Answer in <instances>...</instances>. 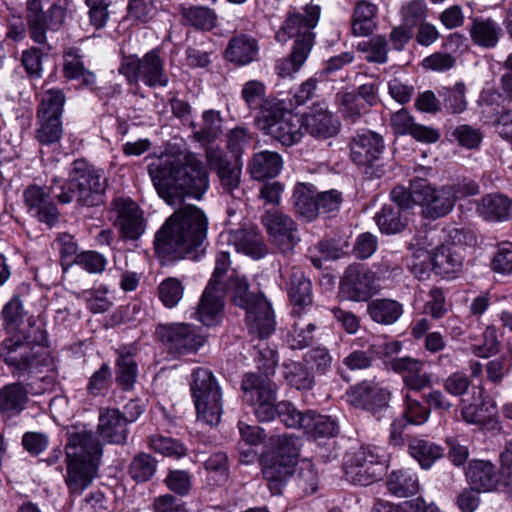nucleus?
<instances>
[{"label":"nucleus","instance_id":"obj_5","mask_svg":"<svg viewBox=\"0 0 512 512\" xmlns=\"http://www.w3.org/2000/svg\"><path fill=\"white\" fill-rule=\"evenodd\" d=\"M6 339L0 350L4 363L14 377L22 378L45 365L48 335L44 323L35 316L27 318V324Z\"/></svg>","mask_w":512,"mask_h":512},{"label":"nucleus","instance_id":"obj_27","mask_svg":"<svg viewBox=\"0 0 512 512\" xmlns=\"http://www.w3.org/2000/svg\"><path fill=\"white\" fill-rule=\"evenodd\" d=\"M477 213L488 222H504L512 218V199L504 194L491 193L481 198Z\"/></svg>","mask_w":512,"mask_h":512},{"label":"nucleus","instance_id":"obj_20","mask_svg":"<svg viewBox=\"0 0 512 512\" xmlns=\"http://www.w3.org/2000/svg\"><path fill=\"white\" fill-rule=\"evenodd\" d=\"M38 185H30L23 192L25 205L28 212L41 223L46 224L49 228L54 227L59 222V210L55 203L49 199L53 196Z\"/></svg>","mask_w":512,"mask_h":512},{"label":"nucleus","instance_id":"obj_31","mask_svg":"<svg viewBox=\"0 0 512 512\" xmlns=\"http://www.w3.org/2000/svg\"><path fill=\"white\" fill-rule=\"evenodd\" d=\"M470 486L478 491H491L498 483V473L494 464L485 460H472L466 470Z\"/></svg>","mask_w":512,"mask_h":512},{"label":"nucleus","instance_id":"obj_18","mask_svg":"<svg viewBox=\"0 0 512 512\" xmlns=\"http://www.w3.org/2000/svg\"><path fill=\"white\" fill-rule=\"evenodd\" d=\"M421 214L429 220H436L448 215L455 206V195L451 188L443 186L433 188L425 181H420L419 192L416 193Z\"/></svg>","mask_w":512,"mask_h":512},{"label":"nucleus","instance_id":"obj_54","mask_svg":"<svg viewBox=\"0 0 512 512\" xmlns=\"http://www.w3.org/2000/svg\"><path fill=\"white\" fill-rule=\"evenodd\" d=\"M38 128L36 139L41 145H51L58 142L62 136V121L56 117H37Z\"/></svg>","mask_w":512,"mask_h":512},{"label":"nucleus","instance_id":"obj_41","mask_svg":"<svg viewBox=\"0 0 512 512\" xmlns=\"http://www.w3.org/2000/svg\"><path fill=\"white\" fill-rule=\"evenodd\" d=\"M193 136L202 145L214 142L222 133V118L217 110H206L202 114V123L197 129L195 122L191 123Z\"/></svg>","mask_w":512,"mask_h":512},{"label":"nucleus","instance_id":"obj_7","mask_svg":"<svg viewBox=\"0 0 512 512\" xmlns=\"http://www.w3.org/2000/svg\"><path fill=\"white\" fill-rule=\"evenodd\" d=\"M258 369L262 372L246 373L241 381L242 399L245 403L253 406L257 419L271 417V403L277 400L278 387L270 379L278 364L277 352L273 349L260 350Z\"/></svg>","mask_w":512,"mask_h":512},{"label":"nucleus","instance_id":"obj_19","mask_svg":"<svg viewBox=\"0 0 512 512\" xmlns=\"http://www.w3.org/2000/svg\"><path fill=\"white\" fill-rule=\"evenodd\" d=\"M206 158L210 169L216 172L222 188L234 198H240L243 191L239 189L241 166L237 160L232 163L218 148H208Z\"/></svg>","mask_w":512,"mask_h":512},{"label":"nucleus","instance_id":"obj_32","mask_svg":"<svg viewBox=\"0 0 512 512\" xmlns=\"http://www.w3.org/2000/svg\"><path fill=\"white\" fill-rule=\"evenodd\" d=\"M428 259L431 260L433 272L446 278L453 277L460 272L463 265L461 255L447 245L436 247Z\"/></svg>","mask_w":512,"mask_h":512},{"label":"nucleus","instance_id":"obj_50","mask_svg":"<svg viewBox=\"0 0 512 512\" xmlns=\"http://www.w3.org/2000/svg\"><path fill=\"white\" fill-rule=\"evenodd\" d=\"M2 326L8 334H14L24 324L26 311L18 295L13 296L3 307Z\"/></svg>","mask_w":512,"mask_h":512},{"label":"nucleus","instance_id":"obj_16","mask_svg":"<svg viewBox=\"0 0 512 512\" xmlns=\"http://www.w3.org/2000/svg\"><path fill=\"white\" fill-rule=\"evenodd\" d=\"M376 274L361 264L349 265L340 281V294L347 300L364 302L376 289Z\"/></svg>","mask_w":512,"mask_h":512},{"label":"nucleus","instance_id":"obj_35","mask_svg":"<svg viewBox=\"0 0 512 512\" xmlns=\"http://www.w3.org/2000/svg\"><path fill=\"white\" fill-rule=\"evenodd\" d=\"M470 36L475 44L491 49L499 42L502 28L491 18L474 17L471 19Z\"/></svg>","mask_w":512,"mask_h":512},{"label":"nucleus","instance_id":"obj_55","mask_svg":"<svg viewBox=\"0 0 512 512\" xmlns=\"http://www.w3.org/2000/svg\"><path fill=\"white\" fill-rule=\"evenodd\" d=\"M65 95L60 89H49L43 96L38 107L37 117H56L61 119Z\"/></svg>","mask_w":512,"mask_h":512},{"label":"nucleus","instance_id":"obj_56","mask_svg":"<svg viewBox=\"0 0 512 512\" xmlns=\"http://www.w3.org/2000/svg\"><path fill=\"white\" fill-rule=\"evenodd\" d=\"M465 90L466 88L463 83H456L451 88H442L439 91V95L443 97L444 108L453 114L465 111L467 107Z\"/></svg>","mask_w":512,"mask_h":512},{"label":"nucleus","instance_id":"obj_28","mask_svg":"<svg viewBox=\"0 0 512 512\" xmlns=\"http://www.w3.org/2000/svg\"><path fill=\"white\" fill-rule=\"evenodd\" d=\"M317 197L318 192L314 185L309 183H297L291 197L295 214L306 222L314 221L319 216Z\"/></svg>","mask_w":512,"mask_h":512},{"label":"nucleus","instance_id":"obj_36","mask_svg":"<svg viewBox=\"0 0 512 512\" xmlns=\"http://www.w3.org/2000/svg\"><path fill=\"white\" fill-rule=\"evenodd\" d=\"M116 383L124 391L134 388L138 377V363L132 349L122 348L115 361Z\"/></svg>","mask_w":512,"mask_h":512},{"label":"nucleus","instance_id":"obj_10","mask_svg":"<svg viewBox=\"0 0 512 512\" xmlns=\"http://www.w3.org/2000/svg\"><path fill=\"white\" fill-rule=\"evenodd\" d=\"M119 73L132 85L142 82L150 88H156L167 87L169 84L165 60L160 56L159 49H152L141 58L136 55L125 57L119 67Z\"/></svg>","mask_w":512,"mask_h":512},{"label":"nucleus","instance_id":"obj_48","mask_svg":"<svg viewBox=\"0 0 512 512\" xmlns=\"http://www.w3.org/2000/svg\"><path fill=\"white\" fill-rule=\"evenodd\" d=\"M180 14L185 25L201 30H211L215 26L216 14L207 7H181Z\"/></svg>","mask_w":512,"mask_h":512},{"label":"nucleus","instance_id":"obj_6","mask_svg":"<svg viewBox=\"0 0 512 512\" xmlns=\"http://www.w3.org/2000/svg\"><path fill=\"white\" fill-rule=\"evenodd\" d=\"M107 179L102 169L85 159L71 163L68 176L61 180L54 176L49 184V193L58 203H75L77 207H94L103 203Z\"/></svg>","mask_w":512,"mask_h":512},{"label":"nucleus","instance_id":"obj_17","mask_svg":"<svg viewBox=\"0 0 512 512\" xmlns=\"http://www.w3.org/2000/svg\"><path fill=\"white\" fill-rule=\"evenodd\" d=\"M114 217V226L118 228L120 237L137 240L145 231L144 220L138 205L130 198L116 197L110 205Z\"/></svg>","mask_w":512,"mask_h":512},{"label":"nucleus","instance_id":"obj_4","mask_svg":"<svg viewBox=\"0 0 512 512\" xmlns=\"http://www.w3.org/2000/svg\"><path fill=\"white\" fill-rule=\"evenodd\" d=\"M65 446V484L70 497L80 496L97 476L102 445L93 431L83 427H72L67 431Z\"/></svg>","mask_w":512,"mask_h":512},{"label":"nucleus","instance_id":"obj_38","mask_svg":"<svg viewBox=\"0 0 512 512\" xmlns=\"http://www.w3.org/2000/svg\"><path fill=\"white\" fill-rule=\"evenodd\" d=\"M403 312V305L394 299H375L367 305V313L372 321L386 326L396 323Z\"/></svg>","mask_w":512,"mask_h":512},{"label":"nucleus","instance_id":"obj_63","mask_svg":"<svg viewBox=\"0 0 512 512\" xmlns=\"http://www.w3.org/2000/svg\"><path fill=\"white\" fill-rule=\"evenodd\" d=\"M491 270L495 273L512 274V242L505 241L497 245L490 261Z\"/></svg>","mask_w":512,"mask_h":512},{"label":"nucleus","instance_id":"obj_53","mask_svg":"<svg viewBox=\"0 0 512 512\" xmlns=\"http://www.w3.org/2000/svg\"><path fill=\"white\" fill-rule=\"evenodd\" d=\"M337 100L343 117L352 123L357 122L370 109L367 104L354 95V92L338 93Z\"/></svg>","mask_w":512,"mask_h":512},{"label":"nucleus","instance_id":"obj_59","mask_svg":"<svg viewBox=\"0 0 512 512\" xmlns=\"http://www.w3.org/2000/svg\"><path fill=\"white\" fill-rule=\"evenodd\" d=\"M376 357L375 345L366 349H354L343 359V365L350 371L366 370L373 366Z\"/></svg>","mask_w":512,"mask_h":512},{"label":"nucleus","instance_id":"obj_40","mask_svg":"<svg viewBox=\"0 0 512 512\" xmlns=\"http://www.w3.org/2000/svg\"><path fill=\"white\" fill-rule=\"evenodd\" d=\"M305 434L313 439L335 437L339 432L337 421L328 415H321L307 410L306 423L303 426Z\"/></svg>","mask_w":512,"mask_h":512},{"label":"nucleus","instance_id":"obj_51","mask_svg":"<svg viewBox=\"0 0 512 512\" xmlns=\"http://www.w3.org/2000/svg\"><path fill=\"white\" fill-rule=\"evenodd\" d=\"M158 461L147 453L136 454L130 462L128 473L137 483L149 481L157 471Z\"/></svg>","mask_w":512,"mask_h":512},{"label":"nucleus","instance_id":"obj_58","mask_svg":"<svg viewBox=\"0 0 512 512\" xmlns=\"http://www.w3.org/2000/svg\"><path fill=\"white\" fill-rule=\"evenodd\" d=\"M158 294L167 308H174L183 298L184 286L178 278L169 277L159 284Z\"/></svg>","mask_w":512,"mask_h":512},{"label":"nucleus","instance_id":"obj_26","mask_svg":"<svg viewBox=\"0 0 512 512\" xmlns=\"http://www.w3.org/2000/svg\"><path fill=\"white\" fill-rule=\"evenodd\" d=\"M226 294H230V292L207 284L198 303L197 319L206 326L216 325L222 316Z\"/></svg>","mask_w":512,"mask_h":512},{"label":"nucleus","instance_id":"obj_24","mask_svg":"<svg viewBox=\"0 0 512 512\" xmlns=\"http://www.w3.org/2000/svg\"><path fill=\"white\" fill-rule=\"evenodd\" d=\"M220 241L234 246L237 252H242L253 258H261L266 253L262 238L254 228L248 227L247 224L221 233Z\"/></svg>","mask_w":512,"mask_h":512},{"label":"nucleus","instance_id":"obj_61","mask_svg":"<svg viewBox=\"0 0 512 512\" xmlns=\"http://www.w3.org/2000/svg\"><path fill=\"white\" fill-rule=\"evenodd\" d=\"M295 472V484L304 495L312 494L317 490L318 476L311 462L302 461Z\"/></svg>","mask_w":512,"mask_h":512},{"label":"nucleus","instance_id":"obj_39","mask_svg":"<svg viewBox=\"0 0 512 512\" xmlns=\"http://www.w3.org/2000/svg\"><path fill=\"white\" fill-rule=\"evenodd\" d=\"M374 219L380 231L387 235L402 232L408 223V218L395 204H384L375 214Z\"/></svg>","mask_w":512,"mask_h":512},{"label":"nucleus","instance_id":"obj_60","mask_svg":"<svg viewBox=\"0 0 512 512\" xmlns=\"http://www.w3.org/2000/svg\"><path fill=\"white\" fill-rule=\"evenodd\" d=\"M306 364L311 366V369L318 375L327 374L333 364V357L328 348L324 346H317L311 348L304 356Z\"/></svg>","mask_w":512,"mask_h":512},{"label":"nucleus","instance_id":"obj_45","mask_svg":"<svg viewBox=\"0 0 512 512\" xmlns=\"http://www.w3.org/2000/svg\"><path fill=\"white\" fill-rule=\"evenodd\" d=\"M272 415L267 419H257L259 422H269L277 416L281 423L288 428L303 429L306 423L307 411L298 410L295 405L289 401H280L271 403Z\"/></svg>","mask_w":512,"mask_h":512},{"label":"nucleus","instance_id":"obj_9","mask_svg":"<svg viewBox=\"0 0 512 512\" xmlns=\"http://www.w3.org/2000/svg\"><path fill=\"white\" fill-rule=\"evenodd\" d=\"M190 392L199 421L209 425L219 424L222 415L220 386L209 369L195 368L190 376Z\"/></svg>","mask_w":512,"mask_h":512},{"label":"nucleus","instance_id":"obj_47","mask_svg":"<svg viewBox=\"0 0 512 512\" xmlns=\"http://www.w3.org/2000/svg\"><path fill=\"white\" fill-rule=\"evenodd\" d=\"M408 450L410 455L424 469L430 468L444 454V449L441 446L431 441L417 438L409 442Z\"/></svg>","mask_w":512,"mask_h":512},{"label":"nucleus","instance_id":"obj_25","mask_svg":"<svg viewBox=\"0 0 512 512\" xmlns=\"http://www.w3.org/2000/svg\"><path fill=\"white\" fill-rule=\"evenodd\" d=\"M98 433L108 443L123 445L126 443L129 429L122 413L116 408H105L100 411Z\"/></svg>","mask_w":512,"mask_h":512},{"label":"nucleus","instance_id":"obj_64","mask_svg":"<svg viewBox=\"0 0 512 512\" xmlns=\"http://www.w3.org/2000/svg\"><path fill=\"white\" fill-rule=\"evenodd\" d=\"M113 382L111 367L107 363H102L99 369L93 372L88 384L87 392L92 396H99L107 391Z\"/></svg>","mask_w":512,"mask_h":512},{"label":"nucleus","instance_id":"obj_30","mask_svg":"<svg viewBox=\"0 0 512 512\" xmlns=\"http://www.w3.org/2000/svg\"><path fill=\"white\" fill-rule=\"evenodd\" d=\"M296 463L267 457L263 463L262 474L268 482V488L274 495L282 493L286 482L293 476Z\"/></svg>","mask_w":512,"mask_h":512},{"label":"nucleus","instance_id":"obj_29","mask_svg":"<svg viewBox=\"0 0 512 512\" xmlns=\"http://www.w3.org/2000/svg\"><path fill=\"white\" fill-rule=\"evenodd\" d=\"M258 41L249 35L239 34L232 37L225 50L226 59L238 66L248 65L258 59Z\"/></svg>","mask_w":512,"mask_h":512},{"label":"nucleus","instance_id":"obj_15","mask_svg":"<svg viewBox=\"0 0 512 512\" xmlns=\"http://www.w3.org/2000/svg\"><path fill=\"white\" fill-rule=\"evenodd\" d=\"M351 160L359 166H366L368 169L376 170L371 173L376 177H381L384 170L377 162L384 151L383 137L373 131L367 130L355 135L350 144Z\"/></svg>","mask_w":512,"mask_h":512},{"label":"nucleus","instance_id":"obj_3","mask_svg":"<svg viewBox=\"0 0 512 512\" xmlns=\"http://www.w3.org/2000/svg\"><path fill=\"white\" fill-rule=\"evenodd\" d=\"M321 14L319 5L308 4L303 12L289 10L275 39L279 43H286L294 39L291 53L288 57L279 59L275 71L281 78L290 77L297 73L306 62L315 44L314 28L317 26Z\"/></svg>","mask_w":512,"mask_h":512},{"label":"nucleus","instance_id":"obj_42","mask_svg":"<svg viewBox=\"0 0 512 512\" xmlns=\"http://www.w3.org/2000/svg\"><path fill=\"white\" fill-rule=\"evenodd\" d=\"M386 486L392 495L399 498L414 495L420 488L417 475L404 469L391 472L386 481Z\"/></svg>","mask_w":512,"mask_h":512},{"label":"nucleus","instance_id":"obj_12","mask_svg":"<svg viewBox=\"0 0 512 512\" xmlns=\"http://www.w3.org/2000/svg\"><path fill=\"white\" fill-rule=\"evenodd\" d=\"M156 334L169 353L175 355L195 353L206 341L199 327L187 323L160 324Z\"/></svg>","mask_w":512,"mask_h":512},{"label":"nucleus","instance_id":"obj_22","mask_svg":"<svg viewBox=\"0 0 512 512\" xmlns=\"http://www.w3.org/2000/svg\"><path fill=\"white\" fill-rule=\"evenodd\" d=\"M350 403L372 413L388 406L390 392L371 381H362L347 391Z\"/></svg>","mask_w":512,"mask_h":512},{"label":"nucleus","instance_id":"obj_14","mask_svg":"<svg viewBox=\"0 0 512 512\" xmlns=\"http://www.w3.org/2000/svg\"><path fill=\"white\" fill-rule=\"evenodd\" d=\"M272 243L282 254H290L300 241L296 222L283 211L267 209L261 216Z\"/></svg>","mask_w":512,"mask_h":512},{"label":"nucleus","instance_id":"obj_57","mask_svg":"<svg viewBox=\"0 0 512 512\" xmlns=\"http://www.w3.org/2000/svg\"><path fill=\"white\" fill-rule=\"evenodd\" d=\"M427 12L428 8L424 0H410L401 6L399 14L402 23L414 29L424 23Z\"/></svg>","mask_w":512,"mask_h":512},{"label":"nucleus","instance_id":"obj_44","mask_svg":"<svg viewBox=\"0 0 512 512\" xmlns=\"http://www.w3.org/2000/svg\"><path fill=\"white\" fill-rule=\"evenodd\" d=\"M282 375L287 384L297 390L308 391L315 385V376L306 364L296 361L283 363Z\"/></svg>","mask_w":512,"mask_h":512},{"label":"nucleus","instance_id":"obj_34","mask_svg":"<svg viewBox=\"0 0 512 512\" xmlns=\"http://www.w3.org/2000/svg\"><path fill=\"white\" fill-rule=\"evenodd\" d=\"M282 166V157L277 152L265 150L253 155L248 164V170L253 179L263 180L276 177Z\"/></svg>","mask_w":512,"mask_h":512},{"label":"nucleus","instance_id":"obj_49","mask_svg":"<svg viewBox=\"0 0 512 512\" xmlns=\"http://www.w3.org/2000/svg\"><path fill=\"white\" fill-rule=\"evenodd\" d=\"M241 97L250 110H258L257 116H262L263 107L269 100L276 97H266V86L260 80H249L244 83Z\"/></svg>","mask_w":512,"mask_h":512},{"label":"nucleus","instance_id":"obj_8","mask_svg":"<svg viewBox=\"0 0 512 512\" xmlns=\"http://www.w3.org/2000/svg\"><path fill=\"white\" fill-rule=\"evenodd\" d=\"M258 128L284 147L298 144L302 137V121L291 113L286 102L272 99L263 107L262 116H256Z\"/></svg>","mask_w":512,"mask_h":512},{"label":"nucleus","instance_id":"obj_13","mask_svg":"<svg viewBox=\"0 0 512 512\" xmlns=\"http://www.w3.org/2000/svg\"><path fill=\"white\" fill-rule=\"evenodd\" d=\"M65 9L52 4L47 11H43L41 0H28L26 4V22L30 38L38 44H45L48 30H58L65 19Z\"/></svg>","mask_w":512,"mask_h":512},{"label":"nucleus","instance_id":"obj_43","mask_svg":"<svg viewBox=\"0 0 512 512\" xmlns=\"http://www.w3.org/2000/svg\"><path fill=\"white\" fill-rule=\"evenodd\" d=\"M63 75L66 79L79 81L87 89L93 90L96 87L95 73L86 69L81 57L71 52L64 55Z\"/></svg>","mask_w":512,"mask_h":512},{"label":"nucleus","instance_id":"obj_37","mask_svg":"<svg viewBox=\"0 0 512 512\" xmlns=\"http://www.w3.org/2000/svg\"><path fill=\"white\" fill-rule=\"evenodd\" d=\"M28 400L27 391L21 381L7 384L0 389V411L8 416L20 414Z\"/></svg>","mask_w":512,"mask_h":512},{"label":"nucleus","instance_id":"obj_21","mask_svg":"<svg viewBox=\"0 0 512 512\" xmlns=\"http://www.w3.org/2000/svg\"><path fill=\"white\" fill-rule=\"evenodd\" d=\"M282 277L285 280V290L294 313H300L301 310L312 305V282L302 268L292 266L285 270Z\"/></svg>","mask_w":512,"mask_h":512},{"label":"nucleus","instance_id":"obj_1","mask_svg":"<svg viewBox=\"0 0 512 512\" xmlns=\"http://www.w3.org/2000/svg\"><path fill=\"white\" fill-rule=\"evenodd\" d=\"M148 174L158 195L170 206H179L156 232L154 247L168 260L197 259L205 250L208 218L186 197L200 200L209 188L208 173L193 153L166 154L156 158Z\"/></svg>","mask_w":512,"mask_h":512},{"label":"nucleus","instance_id":"obj_33","mask_svg":"<svg viewBox=\"0 0 512 512\" xmlns=\"http://www.w3.org/2000/svg\"><path fill=\"white\" fill-rule=\"evenodd\" d=\"M378 7L368 0H360L356 3L352 19V33L355 36H369L377 27Z\"/></svg>","mask_w":512,"mask_h":512},{"label":"nucleus","instance_id":"obj_46","mask_svg":"<svg viewBox=\"0 0 512 512\" xmlns=\"http://www.w3.org/2000/svg\"><path fill=\"white\" fill-rule=\"evenodd\" d=\"M272 452L269 457L296 463L300 453L299 438L293 434H282L270 438Z\"/></svg>","mask_w":512,"mask_h":512},{"label":"nucleus","instance_id":"obj_23","mask_svg":"<svg viewBox=\"0 0 512 512\" xmlns=\"http://www.w3.org/2000/svg\"><path fill=\"white\" fill-rule=\"evenodd\" d=\"M302 126L313 137L328 139L337 135L340 122L324 103L314 104L308 113L303 116Z\"/></svg>","mask_w":512,"mask_h":512},{"label":"nucleus","instance_id":"obj_62","mask_svg":"<svg viewBox=\"0 0 512 512\" xmlns=\"http://www.w3.org/2000/svg\"><path fill=\"white\" fill-rule=\"evenodd\" d=\"M149 446L155 452L168 457H182L186 454V449L182 443L171 437L163 435H152L149 437Z\"/></svg>","mask_w":512,"mask_h":512},{"label":"nucleus","instance_id":"obj_52","mask_svg":"<svg viewBox=\"0 0 512 512\" xmlns=\"http://www.w3.org/2000/svg\"><path fill=\"white\" fill-rule=\"evenodd\" d=\"M203 466L208 473L209 480L214 485H222L229 478V461L225 452H215L211 454L204 462Z\"/></svg>","mask_w":512,"mask_h":512},{"label":"nucleus","instance_id":"obj_11","mask_svg":"<svg viewBox=\"0 0 512 512\" xmlns=\"http://www.w3.org/2000/svg\"><path fill=\"white\" fill-rule=\"evenodd\" d=\"M346 478L361 486H368L380 480L386 470L379 449L373 446H361L346 456Z\"/></svg>","mask_w":512,"mask_h":512},{"label":"nucleus","instance_id":"obj_2","mask_svg":"<svg viewBox=\"0 0 512 512\" xmlns=\"http://www.w3.org/2000/svg\"><path fill=\"white\" fill-rule=\"evenodd\" d=\"M208 284L230 292L232 302L246 311V325L249 334L264 340L275 329L271 304L262 293L253 294L244 276L231 268L230 254L219 251L215 257V268Z\"/></svg>","mask_w":512,"mask_h":512}]
</instances>
